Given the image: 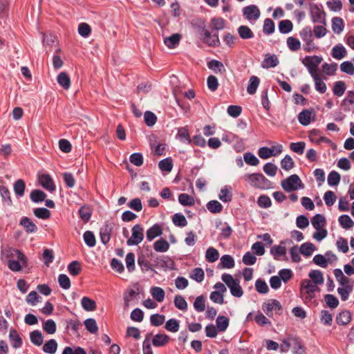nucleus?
<instances>
[{"mask_svg":"<svg viewBox=\"0 0 354 354\" xmlns=\"http://www.w3.org/2000/svg\"><path fill=\"white\" fill-rule=\"evenodd\" d=\"M290 348L293 354H306L305 347L301 340L297 337L289 336L287 339L282 340L280 345L281 352L286 353Z\"/></svg>","mask_w":354,"mask_h":354,"instance_id":"1","label":"nucleus"},{"mask_svg":"<svg viewBox=\"0 0 354 354\" xmlns=\"http://www.w3.org/2000/svg\"><path fill=\"white\" fill-rule=\"evenodd\" d=\"M221 279L229 288L232 296L238 298L243 296V290L240 286V281L239 279H234L231 274L227 273L223 274Z\"/></svg>","mask_w":354,"mask_h":354,"instance_id":"2","label":"nucleus"},{"mask_svg":"<svg viewBox=\"0 0 354 354\" xmlns=\"http://www.w3.org/2000/svg\"><path fill=\"white\" fill-rule=\"evenodd\" d=\"M281 186L287 192L304 189V185L297 174H292L281 182Z\"/></svg>","mask_w":354,"mask_h":354,"instance_id":"3","label":"nucleus"},{"mask_svg":"<svg viewBox=\"0 0 354 354\" xmlns=\"http://www.w3.org/2000/svg\"><path fill=\"white\" fill-rule=\"evenodd\" d=\"M246 179L252 187L256 188L267 189L271 187V182L262 174H250Z\"/></svg>","mask_w":354,"mask_h":354,"instance_id":"4","label":"nucleus"},{"mask_svg":"<svg viewBox=\"0 0 354 354\" xmlns=\"http://www.w3.org/2000/svg\"><path fill=\"white\" fill-rule=\"evenodd\" d=\"M318 289L317 286L311 280L304 279L301 283L300 292L304 300L307 302L315 297V292Z\"/></svg>","mask_w":354,"mask_h":354,"instance_id":"5","label":"nucleus"},{"mask_svg":"<svg viewBox=\"0 0 354 354\" xmlns=\"http://www.w3.org/2000/svg\"><path fill=\"white\" fill-rule=\"evenodd\" d=\"M299 35L304 41V49L306 52H312L315 48L313 41V32L310 26L304 27L300 32Z\"/></svg>","mask_w":354,"mask_h":354,"instance_id":"6","label":"nucleus"},{"mask_svg":"<svg viewBox=\"0 0 354 354\" xmlns=\"http://www.w3.org/2000/svg\"><path fill=\"white\" fill-rule=\"evenodd\" d=\"M199 35L201 40L209 46L218 47L221 44L218 35L215 33L212 35L205 26L200 28Z\"/></svg>","mask_w":354,"mask_h":354,"instance_id":"7","label":"nucleus"},{"mask_svg":"<svg viewBox=\"0 0 354 354\" xmlns=\"http://www.w3.org/2000/svg\"><path fill=\"white\" fill-rule=\"evenodd\" d=\"M131 236L127 241L129 246L137 245L144 239V228L140 224L135 225L131 229Z\"/></svg>","mask_w":354,"mask_h":354,"instance_id":"8","label":"nucleus"},{"mask_svg":"<svg viewBox=\"0 0 354 354\" xmlns=\"http://www.w3.org/2000/svg\"><path fill=\"white\" fill-rule=\"evenodd\" d=\"M263 311L268 316L272 317V311L277 314L282 312V306L280 302L276 299H270L262 305Z\"/></svg>","mask_w":354,"mask_h":354,"instance_id":"9","label":"nucleus"},{"mask_svg":"<svg viewBox=\"0 0 354 354\" xmlns=\"http://www.w3.org/2000/svg\"><path fill=\"white\" fill-rule=\"evenodd\" d=\"M310 15L313 23L326 24L325 12L317 4L310 6Z\"/></svg>","mask_w":354,"mask_h":354,"instance_id":"10","label":"nucleus"},{"mask_svg":"<svg viewBox=\"0 0 354 354\" xmlns=\"http://www.w3.org/2000/svg\"><path fill=\"white\" fill-rule=\"evenodd\" d=\"M260 15V10L255 5L248 6L243 8V15L248 21H257Z\"/></svg>","mask_w":354,"mask_h":354,"instance_id":"11","label":"nucleus"},{"mask_svg":"<svg viewBox=\"0 0 354 354\" xmlns=\"http://www.w3.org/2000/svg\"><path fill=\"white\" fill-rule=\"evenodd\" d=\"M6 256L9 259H14L15 258L19 259L23 266H26L28 259L26 257L20 250L9 248L5 252Z\"/></svg>","mask_w":354,"mask_h":354,"instance_id":"12","label":"nucleus"},{"mask_svg":"<svg viewBox=\"0 0 354 354\" xmlns=\"http://www.w3.org/2000/svg\"><path fill=\"white\" fill-rule=\"evenodd\" d=\"M113 230V226L112 224L110 223H105L102 227L100 230V236L101 242L106 245L107 244L110 239H111V235Z\"/></svg>","mask_w":354,"mask_h":354,"instance_id":"13","label":"nucleus"},{"mask_svg":"<svg viewBox=\"0 0 354 354\" xmlns=\"http://www.w3.org/2000/svg\"><path fill=\"white\" fill-rule=\"evenodd\" d=\"M40 185L46 190L52 192L56 189L53 180L49 174H42L39 177Z\"/></svg>","mask_w":354,"mask_h":354,"instance_id":"14","label":"nucleus"},{"mask_svg":"<svg viewBox=\"0 0 354 354\" xmlns=\"http://www.w3.org/2000/svg\"><path fill=\"white\" fill-rule=\"evenodd\" d=\"M162 234V224L156 223L149 227L146 232V236L148 241H151L157 236Z\"/></svg>","mask_w":354,"mask_h":354,"instance_id":"15","label":"nucleus"},{"mask_svg":"<svg viewBox=\"0 0 354 354\" xmlns=\"http://www.w3.org/2000/svg\"><path fill=\"white\" fill-rule=\"evenodd\" d=\"M9 341L11 346L15 349L19 348L22 346V339L18 332L14 328L10 330Z\"/></svg>","mask_w":354,"mask_h":354,"instance_id":"16","label":"nucleus"},{"mask_svg":"<svg viewBox=\"0 0 354 354\" xmlns=\"http://www.w3.org/2000/svg\"><path fill=\"white\" fill-rule=\"evenodd\" d=\"M322 61L321 56H306L304 60L303 64L306 68H318V66Z\"/></svg>","mask_w":354,"mask_h":354,"instance_id":"17","label":"nucleus"},{"mask_svg":"<svg viewBox=\"0 0 354 354\" xmlns=\"http://www.w3.org/2000/svg\"><path fill=\"white\" fill-rule=\"evenodd\" d=\"M279 62L275 55L266 54L262 62L261 66L263 68H274L279 64Z\"/></svg>","mask_w":354,"mask_h":354,"instance_id":"18","label":"nucleus"},{"mask_svg":"<svg viewBox=\"0 0 354 354\" xmlns=\"http://www.w3.org/2000/svg\"><path fill=\"white\" fill-rule=\"evenodd\" d=\"M346 49L342 44H338L332 48L331 55L336 59H343L346 57Z\"/></svg>","mask_w":354,"mask_h":354,"instance_id":"19","label":"nucleus"},{"mask_svg":"<svg viewBox=\"0 0 354 354\" xmlns=\"http://www.w3.org/2000/svg\"><path fill=\"white\" fill-rule=\"evenodd\" d=\"M232 188L230 186L225 185L220 191L218 198L223 203H229L232 199Z\"/></svg>","mask_w":354,"mask_h":354,"instance_id":"20","label":"nucleus"},{"mask_svg":"<svg viewBox=\"0 0 354 354\" xmlns=\"http://www.w3.org/2000/svg\"><path fill=\"white\" fill-rule=\"evenodd\" d=\"M180 39L181 35L175 33L169 37H165L164 39V44L169 48H175L177 46H178Z\"/></svg>","mask_w":354,"mask_h":354,"instance_id":"21","label":"nucleus"},{"mask_svg":"<svg viewBox=\"0 0 354 354\" xmlns=\"http://www.w3.org/2000/svg\"><path fill=\"white\" fill-rule=\"evenodd\" d=\"M351 320V314L348 310H342L336 316V322L338 325H347Z\"/></svg>","mask_w":354,"mask_h":354,"instance_id":"22","label":"nucleus"},{"mask_svg":"<svg viewBox=\"0 0 354 354\" xmlns=\"http://www.w3.org/2000/svg\"><path fill=\"white\" fill-rule=\"evenodd\" d=\"M19 224L24 227L27 233H34L37 230L36 225L28 217H23Z\"/></svg>","mask_w":354,"mask_h":354,"instance_id":"23","label":"nucleus"},{"mask_svg":"<svg viewBox=\"0 0 354 354\" xmlns=\"http://www.w3.org/2000/svg\"><path fill=\"white\" fill-rule=\"evenodd\" d=\"M235 262L234 258L230 254H224L220 259L218 268L230 269L234 268Z\"/></svg>","mask_w":354,"mask_h":354,"instance_id":"24","label":"nucleus"},{"mask_svg":"<svg viewBox=\"0 0 354 354\" xmlns=\"http://www.w3.org/2000/svg\"><path fill=\"white\" fill-rule=\"evenodd\" d=\"M169 340V337L166 334L158 333L156 334L151 342L154 346L160 347L166 345Z\"/></svg>","mask_w":354,"mask_h":354,"instance_id":"25","label":"nucleus"},{"mask_svg":"<svg viewBox=\"0 0 354 354\" xmlns=\"http://www.w3.org/2000/svg\"><path fill=\"white\" fill-rule=\"evenodd\" d=\"M58 84L65 90L71 86V79L66 72H61L57 77Z\"/></svg>","mask_w":354,"mask_h":354,"instance_id":"26","label":"nucleus"},{"mask_svg":"<svg viewBox=\"0 0 354 354\" xmlns=\"http://www.w3.org/2000/svg\"><path fill=\"white\" fill-rule=\"evenodd\" d=\"M312 111L305 109L301 111L298 115V120L303 126H307L310 123Z\"/></svg>","mask_w":354,"mask_h":354,"instance_id":"27","label":"nucleus"},{"mask_svg":"<svg viewBox=\"0 0 354 354\" xmlns=\"http://www.w3.org/2000/svg\"><path fill=\"white\" fill-rule=\"evenodd\" d=\"M26 189V185L24 181L22 179H18L14 183L13 189L15 194V196L17 198H21L24 195Z\"/></svg>","mask_w":354,"mask_h":354,"instance_id":"28","label":"nucleus"},{"mask_svg":"<svg viewBox=\"0 0 354 354\" xmlns=\"http://www.w3.org/2000/svg\"><path fill=\"white\" fill-rule=\"evenodd\" d=\"M169 248V243L164 239H160L153 243V249L158 252H165Z\"/></svg>","mask_w":354,"mask_h":354,"instance_id":"29","label":"nucleus"},{"mask_svg":"<svg viewBox=\"0 0 354 354\" xmlns=\"http://www.w3.org/2000/svg\"><path fill=\"white\" fill-rule=\"evenodd\" d=\"M206 207L207 210L212 214H218L223 210V205L220 202L216 200L209 201L206 205Z\"/></svg>","mask_w":354,"mask_h":354,"instance_id":"30","label":"nucleus"},{"mask_svg":"<svg viewBox=\"0 0 354 354\" xmlns=\"http://www.w3.org/2000/svg\"><path fill=\"white\" fill-rule=\"evenodd\" d=\"M311 223L315 230L323 228L326 225L325 217L321 214H317L313 217Z\"/></svg>","mask_w":354,"mask_h":354,"instance_id":"31","label":"nucleus"},{"mask_svg":"<svg viewBox=\"0 0 354 354\" xmlns=\"http://www.w3.org/2000/svg\"><path fill=\"white\" fill-rule=\"evenodd\" d=\"M239 37L243 39H248L254 37V33L247 26H241L237 29Z\"/></svg>","mask_w":354,"mask_h":354,"instance_id":"32","label":"nucleus"},{"mask_svg":"<svg viewBox=\"0 0 354 354\" xmlns=\"http://www.w3.org/2000/svg\"><path fill=\"white\" fill-rule=\"evenodd\" d=\"M30 339L34 345L37 346H41L44 342V337L41 331L38 330L30 333Z\"/></svg>","mask_w":354,"mask_h":354,"instance_id":"33","label":"nucleus"},{"mask_svg":"<svg viewBox=\"0 0 354 354\" xmlns=\"http://www.w3.org/2000/svg\"><path fill=\"white\" fill-rule=\"evenodd\" d=\"M344 28L343 19L335 17L332 19V30L335 34H340Z\"/></svg>","mask_w":354,"mask_h":354,"instance_id":"34","label":"nucleus"},{"mask_svg":"<svg viewBox=\"0 0 354 354\" xmlns=\"http://www.w3.org/2000/svg\"><path fill=\"white\" fill-rule=\"evenodd\" d=\"M353 285H346L343 287L337 288V292L339 295L341 299L344 301H346L350 294L352 292Z\"/></svg>","mask_w":354,"mask_h":354,"instance_id":"35","label":"nucleus"},{"mask_svg":"<svg viewBox=\"0 0 354 354\" xmlns=\"http://www.w3.org/2000/svg\"><path fill=\"white\" fill-rule=\"evenodd\" d=\"M81 305L86 311H93L96 309V303L89 297H84L81 300Z\"/></svg>","mask_w":354,"mask_h":354,"instance_id":"36","label":"nucleus"},{"mask_svg":"<svg viewBox=\"0 0 354 354\" xmlns=\"http://www.w3.org/2000/svg\"><path fill=\"white\" fill-rule=\"evenodd\" d=\"M301 253L305 257H310L313 254L314 251L316 250L315 246L310 242H306L301 245L300 248Z\"/></svg>","mask_w":354,"mask_h":354,"instance_id":"37","label":"nucleus"},{"mask_svg":"<svg viewBox=\"0 0 354 354\" xmlns=\"http://www.w3.org/2000/svg\"><path fill=\"white\" fill-rule=\"evenodd\" d=\"M309 277L312 279L313 283L321 285L324 283V277L321 271L318 270H311L308 274Z\"/></svg>","mask_w":354,"mask_h":354,"instance_id":"38","label":"nucleus"},{"mask_svg":"<svg viewBox=\"0 0 354 354\" xmlns=\"http://www.w3.org/2000/svg\"><path fill=\"white\" fill-rule=\"evenodd\" d=\"M57 346L56 340L51 339L44 344L43 351L46 353L54 354L57 351Z\"/></svg>","mask_w":354,"mask_h":354,"instance_id":"39","label":"nucleus"},{"mask_svg":"<svg viewBox=\"0 0 354 354\" xmlns=\"http://www.w3.org/2000/svg\"><path fill=\"white\" fill-rule=\"evenodd\" d=\"M30 197L33 203H38L45 200L46 194L40 189H34L31 192Z\"/></svg>","mask_w":354,"mask_h":354,"instance_id":"40","label":"nucleus"},{"mask_svg":"<svg viewBox=\"0 0 354 354\" xmlns=\"http://www.w3.org/2000/svg\"><path fill=\"white\" fill-rule=\"evenodd\" d=\"M207 66L210 70H212L216 73H222L225 71L223 63L216 59H212L209 62L207 63Z\"/></svg>","mask_w":354,"mask_h":354,"instance_id":"41","label":"nucleus"},{"mask_svg":"<svg viewBox=\"0 0 354 354\" xmlns=\"http://www.w3.org/2000/svg\"><path fill=\"white\" fill-rule=\"evenodd\" d=\"M259 82L260 80L258 77L252 76L249 80V84L247 87V92L250 95L254 94L259 85Z\"/></svg>","mask_w":354,"mask_h":354,"instance_id":"42","label":"nucleus"},{"mask_svg":"<svg viewBox=\"0 0 354 354\" xmlns=\"http://www.w3.org/2000/svg\"><path fill=\"white\" fill-rule=\"evenodd\" d=\"M229 326V319L225 316L219 315L216 319V326L221 332L226 330Z\"/></svg>","mask_w":354,"mask_h":354,"instance_id":"43","label":"nucleus"},{"mask_svg":"<svg viewBox=\"0 0 354 354\" xmlns=\"http://www.w3.org/2000/svg\"><path fill=\"white\" fill-rule=\"evenodd\" d=\"M293 25L291 21L284 19L279 24V30L282 34H288L292 30Z\"/></svg>","mask_w":354,"mask_h":354,"instance_id":"44","label":"nucleus"},{"mask_svg":"<svg viewBox=\"0 0 354 354\" xmlns=\"http://www.w3.org/2000/svg\"><path fill=\"white\" fill-rule=\"evenodd\" d=\"M158 167L162 171L170 172L173 169V160L171 158H166L159 162Z\"/></svg>","mask_w":354,"mask_h":354,"instance_id":"45","label":"nucleus"},{"mask_svg":"<svg viewBox=\"0 0 354 354\" xmlns=\"http://www.w3.org/2000/svg\"><path fill=\"white\" fill-rule=\"evenodd\" d=\"M178 202L183 206H193L195 203L194 198L185 193L179 194Z\"/></svg>","mask_w":354,"mask_h":354,"instance_id":"46","label":"nucleus"},{"mask_svg":"<svg viewBox=\"0 0 354 354\" xmlns=\"http://www.w3.org/2000/svg\"><path fill=\"white\" fill-rule=\"evenodd\" d=\"M270 253L273 255L274 259L278 260L280 257H285L286 249L284 246L274 245L270 249Z\"/></svg>","mask_w":354,"mask_h":354,"instance_id":"47","label":"nucleus"},{"mask_svg":"<svg viewBox=\"0 0 354 354\" xmlns=\"http://www.w3.org/2000/svg\"><path fill=\"white\" fill-rule=\"evenodd\" d=\"M219 253L216 249L213 247L209 248L205 252V258L208 262L213 263L218 260Z\"/></svg>","mask_w":354,"mask_h":354,"instance_id":"48","label":"nucleus"},{"mask_svg":"<svg viewBox=\"0 0 354 354\" xmlns=\"http://www.w3.org/2000/svg\"><path fill=\"white\" fill-rule=\"evenodd\" d=\"M346 84L343 81H337L335 82L333 92L335 96L341 97L344 95L346 91Z\"/></svg>","mask_w":354,"mask_h":354,"instance_id":"49","label":"nucleus"},{"mask_svg":"<svg viewBox=\"0 0 354 354\" xmlns=\"http://www.w3.org/2000/svg\"><path fill=\"white\" fill-rule=\"evenodd\" d=\"M340 225L344 229H350L354 226V222L348 215L344 214L338 218Z\"/></svg>","mask_w":354,"mask_h":354,"instance_id":"50","label":"nucleus"},{"mask_svg":"<svg viewBox=\"0 0 354 354\" xmlns=\"http://www.w3.org/2000/svg\"><path fill=\"white\" fill-rule=\"evenodd\" d=\"M152 297L158 302H162L165 296L164 290L160 287H153L151 289Z\"/></svg>","mask_w":354,"mask_h":354,"instance_id":"51","label":"nucleus"},{"mask_svg":"<svg viewBox=\"0 0 354 354\" xmlns=\"http://www.w3.org/2000/svg\"><path fill=\"white\" fill-rule=\"evenodd\" d=\"M79 215L80 218L84 222L87 223L91 217V210L88 206H82L79 211H78Z\"/></svg>","mask_w":354,"mask_h":354,"instance_id":"52","label":"nucleus"},{"mask_svg":"<svg viewBox=\"0 0 354 354\" xmlns=\"http://www.w3.org/2000/svg\"><path fill=\"white\" fill-rule=\"evenodd\" d=\"M67 269L71 275L77 276L80 273L82 268L78 261H73L68 264Z\"/></svg>","mask_w":354,"mask_h":354,"instance_id":"53","label":"nucleus"},{"mask_svg":"<svg viewBox=\"0 0 354 354\" xmlns=\"http://www.w3.org/2000/svg\"><path fill=\"white\" fill-rule=\"evenodd\" d=\"M136 292L133 289H129L126 290L124 293V309H127L132 299L136 297Z\"/></svg>","mask_w":354,"mask_h":354,"instance_id":"54","label":"nucleus"},{"mask_svg":"<svg viewBox=\"0 0 354 354\" xmlns=\"http://www.w3.org/2000/svg\"><path fill=\"white\" fill-rule=\"evenodd\" d=\"M172 221L177 227H183L187 225V221L185 216L180 213H176L173 216Z\"/></svg>","mask_w":354,"mask_h":354,"instance_id":"55","label":"nucleus"},{"mask_svg":"<svg viewBox=\"0 0 354 354\" xmlns=\"http://www.w3.org/2000/svg\"><path fill=\"white\" fill-rule=\"evenodd\" d=\"M83 239L86 245L90 248H93L96 244L95 235L91 231H86L83 234Z\"/></svg>","mask_w":354,"mask_h":354,"instance_id":"56","label":"nucleus"},{"mask_svg":"<svg viewBox=\"0 0 354 354\" xmlns=\"http://www.w3.org/2000/svg\"><path fill=\"white\" fill-rule=\"evenodd\" d=\"M84 326L86 330L92 334H95L98 330L97 322L93 318H88L84 321Z\"/></svg>","mask_w":354,"mask_h":354,"instance_id":"57","label":"nucleus"},{"mask_svg":"<svg viewBox=\"0 0 354 354\" xmlns=\"http://www.w3.org/2000/svg\"><path fill=\"white\" fill-rule=\"evenodd\" d=\"M176 137L181 141H186L187 144L192 143V139L186 127H181L178 129Z\"/></svg>","mask_w":354,"mask_h":354,"instance_id":"58","label":"nucleus"},{"mask_svg":"<svg viewBox=\"0 0 354 354\" xmlns=\"http://www.w3.org/2000/svg\"><path fill=\"white\" fill-rule=\"evenodd\" d=\"M275 26L274 21L267 18L264 20L263 31L266 35H271L274 32Z\"/></svg>","mask_w":354,"mask_h":354,"instance_id":"59","label":"nucleus"},{"mask_svg":"<svg viewBox=\"0 0 354 354\" xmlns=\"http://www.w3.org/2000/svg\"><path fill=\"white\" fill-rule=\"evenodd\" d=\"M43 329L48 334H54L57 329L55 321L53 319L46 320L43 324Z\"/></svg>","mask_w":354,"mask_h":354,"instance_id":"60","label":"nucleus"},{"mask_svg":"<svg viewBox=\"0 0 354 354\" xmlns=\"http://www.w3.org/2000/svg\"><path fill=\"white\" fill-rule=\"evenodd\" d=\"M340 175L335 171L329 173L327 178L328 184L330 186H336L340 182Z\"/></svg>","mask_w":354,"mask_h":354,"instance_id":"61","label":"nucleus"},{"mask_svg":"<svg viewBox=\"0 0 354 354\" xmlns=\"http://www.w3.org/2000/svg\"><path fill=\"white\" fill-rule=\"evenodd\" d=\"M179 322L176 319H169L165 324V328L169 332L176 333L179 330Z\"/></svg>","mask_w":354,"mask_h":354,"instance_id":"62","label":"nucleus"},{"mask_svg":"<svg viewBox=\"0 0 354 354\" xmlns=\"http://www.w3.org/2000/svg\"><path fill=\"white\" fill-rule=\"evenodd\" d=\"M174 305L180 310H186L187 309V303L185 299L181 295H176L174 297Z\"/></svg>","mask_w":354,"mask_h":354,"instance_id":"63","label":"nucleus"},{"mask_svg":"<svg viewBox=\"0 0 354 354\" xmlns=\"http://www.w3.org/2000/svg\"><path fill=\"white\" fill-rule=\"evenodd\" d=\"M62 354H86V351L84 348L80 346H76L74 348L66 346Z\"/></svg>","mask_w":354,"mask_h":354,"instance_id":"64","label":"nucleus"}]
</instances>
